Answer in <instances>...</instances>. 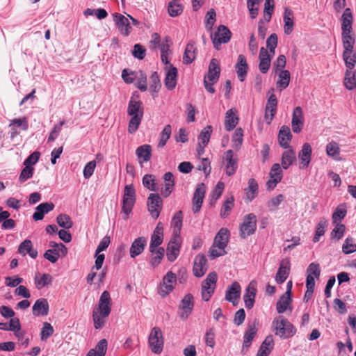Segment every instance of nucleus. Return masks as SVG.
<instances>
[{
  "mask_svg": "<svg viewBox=\"0 0 356 356\" xmlns=\"http://www.w3.org/2000/svg\"><path fill=\"white\" fill-rule=\"evenodd\" d=\"M234 207V197L233 196H231L228 197L224 202L222 207L220 211V216L222 218L227 217L229 212L231 211L232 209Z\"/></svg>",
  "mask_w": 356,
  "mask_h": 356,
  "instance_id": "60",
  "label": "nucleus"
},
{
  "mask_svg": "<svg viewBox=\"0 0 356 356\" xmlns=\"http://www.w3.org/2000/svg\"><path fill=\"white\" fill-rule=\"evenodd\" d=\"M275 334H291L296 332V328L286 318L282 316L275 318L272 323Z\"/></svg>",
  "mask_w": 356,
  "mask_h": 356,
  "instance_id": "11",
  "label": "nucleus"
},
{
  "mask_svg": "<svg viewBox=\"0 0 356 356\" xmlns=\"http://www.w3.org/2000/svg\"><path fill=\"white\" fill-rule=\"evenodd\" d=\"M113 21L119 31L124 35H128L131 29L129 19L124 15L115 13L113 15Z\"/></svg>",
  "mask_w": 356,
  "mask_h": 356,
  "instance_id": "17",
  "label": "nucleus"
},
{
  "mask_svg": "<svg viewBox=\"0 0 356 356\" xmlns=\"http://www.w3.org/2000/svg\"><path fill=\"white\" fill-rule=\"evenodd\" d=\"M220 74L218 61L216 58L211 59L207 74L204 77V86L206 90L210 93L215 92L213 85L218 82Z\"/></svg>",
  "mask_w": 356,
  "mask_h": 356,
  "instance_id": "3",
  "label": "nucleus"
},
{
  "mask_svg": "<svg viewBox=\"0 0 356 356\" xmlns=\"http://www.w3.org/2000/svg\"><path fill=\"white\" fill-rule=\"evenodd\" d=\"M53 280L52 277L49 274L44 273L40 279L37 276L35 277V284L38 289H40L48 284H50Z\"/></svg>",
  "mask_w": 356,
  "mask_h": 356,
  "instance_id": "54",
  "label": "nucleus"
},
{
  "mask_svg": "<svg viewBox=\"0 0 356 356\" xmlns=\"http://www.w3.org/2000/svg\"><path fill=\"white\" fill-rule=\"evenodd\" d=\"M179 236H173L167 247L166 256L170 261H174L179 254V243L177 241Z\"/></svg>",
  "mask_w": 356,
  "mask_h": 356,
  "instance_id": "27",
  "label": "nucleus"
},
{
  "mask_svg": "<svg viewBox=\"0 0 356 356\" xmlns=\"http://www.w3.org/2000/svg\"><path fill=\"white\" fill-rule=\"evenodd\" d=\"M148 343L154 353L160 354L163 351L164 346L163 335H149Z\"/></svg>",
  "mask_w": 356,
  "mask_h": 356,
  "instance_id": "23",
  "label": "nucleus"
},
{
  "mask_svg": "<svg viewBox=\"0 0 356 356\" xmlns=\"http://www.w3.org/2000/svg\"><path fill=\"white\" fill-rule=\"evenodd\" d=\"M327 222L325 218H321L316 227L315 236H314L313 241L316 243L319 241L321 236L324 235L325 232V227H327Z\"/></svg>",
  "mask_w": 356,
  "mask_h": 356,
  "instance_id": "52",
  "label": "nucleus"
},
{
  "mask_svg": "<svg viewBox=\"0 0 356 356\" xmlns=\"http://www.w3.org/2000/svg\"><path fill=\"white\" fill-rule=\"evenodd\" d=\"M151 85L150 90L153 92H157L160 88L161 87V81L159 79V74L156 72H154L150 77Z\"/></svg>",
  "mask_w": 356,
  "mask_h": 356,
  "instance_id": "61",
  "label": "nucleus"
},
{
  "mask_svg": "<svg viewBox=\"0 0 356 356\" xmlns=\"http://www.w3.org/2000/svg\"><path fill=\"white\" fill-rule=\"evenodd\" d=\"M257 229V217L254 213H249L243 218V223L240 225V236L245 238L253 234Z\"/></svg>",
  "mask_w": 356,
  "mask_h": 356,
  "instance_id": "10",
  "label": "nucleus"
},
{
  "mask_svg": "<svg viewBox=\"0 0 356 356\" xmlns=\"http://www.w3.org/2000/svg\"><path fill=\"white\" fill-rule=\"evenodd\" d=\"M342 251L346 254L353 253L356 251V244L354 243L353 238H346L342 246Z\"/></svg>",
  "mask_w": 356,
  "mask_h": 356,
  "instance_id": "58",
  "label": "nucleus"
},
{
  "mask_svg": "<svg viewBox=\"0 0 356 356\" xmlns=\"http://www.w3.org/2000/svg\"><path fill=\"white\" fill-rule=\"evenodd\" d=\"M218 280L217 273L214 271L209 273L202 284V299L208 301L213 296Z\"/></svg>",
  "mask_w": 356,
  "mask_h": 356,
  "instance_id": "6",
  "label": "nucleus"
},
{
  "mask_svg": "<svg viewBox=\"0 0 356 356\" xmlns=\"http://www.w3.org/2000/svg\"><path fill=\"white\" fill-rule=\"evenodd\" d=\"M290 83V73L288 70L280 71L278 74V80L277 81V87L280 88V90L285 89L288 87Z\"/></svg>",
  "mask_w": 356,
  "mask_h": 356,
  "instance_id": "45",
  "label": "nucleus"
},
{
  "mask_svg": "<svg viewBox=\"0 0 356 356\" xmlns=\"http://www.w3.org/2000/svg\"><path fill=\"white\" fill-rule=\"evenodd\" d=\"M33 314L34 316H46L49 312V303L45 298L38 299L33 306Z\"/></svg>",
  "mask_w": 356,
  "mask_h": 356,
  "instance_id": "28",
  "label": "nucleus"
},
{
  "mask_svg": "<svg viewBox=\"0 0 356 356\" xmlns=\"http://www.w3.org/2000/svg\"><path fill=\"white\" fill-rule=\"evenodd\" d=\"M56 222L60 227L65 229L71 228L73 225V222L70 217L67 214L61 213L58 215L56 218Z\"/></svg>",
  "mask_w": 356,
  "mask_h": 356,
  "instance_id": "53",
  "label": "nucleus"
},
{
  "mask_svg": "<svg viewBox=\"0 0 356 356\" xmlns=\"http://www.w3.org/2000/svg\"><path fill=\"white\" fill-rule=\"evenodd\" d=\"M162 203L163 200L159 194H149L147 198V207L148 211L154 219H156L159 216Z\"/></svg>",
  "mask_w": 356,
  "mask_h": 356,
  "instance_id": "12",
  "label": "nucleus"
},
{
  "mask_svg": "<svg viewBox=\"0 0 356 356\" xmlns=\"http://www.w3.org/2000/svg\"><path fill=\"white\" fill-rule=\"evenodd\" d=\"M200 211V184H197L192 200V212L197 213Z\"/></svg>",
  "mask_w": 356,
  "mask_h": 356,
  "instance_id": "51",
  "label": "nucleus"
},
{
  "mask_svg": "<svg viewBox=\"0 0 356 356\" xmlns=\"http://www.w3.org/2000/svg\"><path fill=\"white\" fill-rule=\"evenodd\" d=\"M163 226L162 222H159L156 226L153 234L151 236V241L149 244V252L154 254L155 249L163 243Z\"/></svg>",
  "mask_w": 356,
  "mask_h": 356,
  "instance_id": "14",
  "label": "nucleus"
},
{
  "mask_svg": "<svg viewBox=\"0 0 356 356\" xmlns=\"http://www.w3.org/2000/svg\"><path fill=\"white\" fill-rule=\"evenodd\" d=\"M111 307L112 300L110 293L108 291H104L100 296L98 305L92 312V319L96 329L104 326L105 318L111 314Z\"/></svg>",
  "mask_w": 356,
  "mask_h": 356,
  "instance_id": "1",
  "label": "nucleus"
},
{
  "mask_svg": "<svg viewBox=\"0 0 356 356\" xmlns=\"http://www.w3.org/2000/svg\"><path fill=\"white\" fill-rule=\"evenodd\" d=\"M342 56L347 70H353L356 64V52L354 49H343Z\"/></svg>",
  "mask_w": 356,
  "mask_h": 356,
  "instance_id": "36",
  "label": "nucleus"
},
{
  "mask_svg": "<svg viewBox=\"0 0 356 356\" xmlns=\"http://www.w3.org/2000/svg\"><path fill=\"white\" fill-rule=\"evenodd\" d=\"M18 252L23 256L29 254V255L33 259H35L38 256V251L33 249L32 242L29 239L24 240L19 244L18 247Z\"/></svg>",
  "mask_w": 356,
  "mask_h": 356,
  "instance_id": "29",
  "label": "nucleus"
},
{
  "mask_svg": "<svg viewBox=\"0 0 356 356\" xmlns=\"http://www.w3.org/2000/svg\"><path fill=\"white\" fill-rule=\"evenodd\" d=\"M344 86L348 90H356V70H347L345 73Z\"/></svg>",
  "mask_w": 356,
  "mask_h": 356,
  "instance_id": "41",
  "label": "nucleus"
},
{
  "mask_svg": "<svg viewBox=\"0 0 356 356\" xmlns=\"http://www.w3.org/2000/svg\"><path fill=\"white\" fill-rule=\"evenodd\" d=\"M312 148L309 143H305L302 146L301 150L298 153V159L300 161V168L308 167L312 159Z\"/></svg>",
  "mask_w": 356,
  "mask_h": 356,
  "instance_id": "20",
  "label": "nucleus"
},
{
  "mask_svg": "<svg viewBox=\"0 0 356 356\" xmlns=\"http://www.w3.org/2000/svg\"><path fill=\"white\" fill-rule=\"evenodd\" d=\"M292 302L291 296L286 295L284 293L277 302L276 309L279 314H282L286 312L287 309L292 310V307L291 306V303Z\"/></svg>",
  "mask_w": 356,
  "mask_h": 356,
  "instance_id": "34",
  "label": "nucleus"
},
{
  "mask_svg": "<svg viewBox=\"0 0 356 356\" xmlns=\"http://www.w3.org/2000/svg\"><path fill=\"white\" fill-rule=\"evenodd\" d=\"M171 131L172 129L170 125L168 124L164 127V129L161 133L160 140L158 144V147L163 148L166 145L168 140L170 137Z\"/></svg>",
  "mask_w": 356,
  "mask_h": 356,
  "instance_id": "56",
  "label": "nucleus"
},
{
  "mask_svg": "<svg viewBox=\"0 0 356 356\" xmlns=\"http://www.w3.org/2000/svg\"><path fill=\"white\" fill-rule=\"evenodd\" d=\"M260 322L258 319L254 318L248 323L247 330L245 334H257L260 327Z\"/></svg>",
  "mask_w": 356,
  "mask_h": 356,
  "instance_id": "63",
  "label": "nucleus"
},
{
  "mask_svg": "<svg viewBox=\"0 0 356 356\" xmlns=\"http://www.w3.org/2000/svg\"><path fill=\"white\" fill-rule=\"evenodd\" d=\"M304 125V115L302 108L297 106L293 109L291 120L292 131L296 133H300Z\"/></svg>",
  "mask_w": 356,
  "mask_h": 356,
  "instance_id": "15",
  "label": "nucleus"
},
{
  "mask_svg": "<svg viewBox=\"0 0 356 356\" xmlns=\"http://www.w3.org/2000/svg\"><path fill=\"white\" fill-rule=\"evenodd\" d=\"M216 21V13L214 9L211 8L205 16V28L207 31L211 32L213 26Z\"/></svg>",
  "mask_w": 356,
  "mask_h": 356,
  "instance_id": "50",
  "label": "nucleus"
},
{
  "mask_svg": "<svg viewBox=\"0 0 356 356\" xmlns=\"http://www.w3.org/2000/svg\"><path fill=\"white\" fill-rule=\"evenodd\" d=\"M225 188V184L223 182L219 181L216 184L211 194V204L216 203L217 200L221 196Z\"/></svg>",
  "mask_w": 356,
  "mask_h": 356,
  "instance_id": "59",
  "label": "nucleus"
},
{
  "mask_svg": "<svg viewBox=\"0 0 356 356\" xmlns=\"http://www.w3.org/2000/svg\"><path fill=\"white\" fill-rule=\"evenodd\" d=\"M136 202V190L133 184L127 185L124 188V195L122 198V210L124 216V220L128 218V216L131 212Z\"/></svg>",
  "mask_w": 356,
  "mask_h": 356,
  "instance_id": "5",
  "label": "nucleus"
},
{
  "mask_svg": "<svg viewBox=\"0 0 356 356\" xmlns=\"http://www.w3.org/2000/svg\"><path fill=\"white\" fill-rule=\"evenodd\" d=\"M291 138L292 134L289 127L286 125L281 127L278 134V141L280 145L284 149L289 148V142L291 141Z\"/></svg>",
  "mask_w": 356,
  "mask_h": 356,
  "instance_id": "26",
  "label": "nucleus"
},
{
  "mask_svg": "<svg viewBox=\"0 0 356 356\" xmlns=\"http://www.w3.org/2000/svg\"><path fill=\"white\" fill-rule=\"evenodd\" d=\"M281 161L282 168L285 170L288 169L296 161V152L292 148L284 151L282 153Z\"/></svg>",
  "mask_w": 356,
  "mask_h": 356,
  "instance_id": "38",
  "label": "nucleus"
},
{
  "mask_svg": "<svg viewBox=\"0 0 356 356\" xmlns=\"http://www.w3.org/2000/svg\"><path fill=\"white\" fill-rule=\"evenodd\" d=\"M235 70L240 81H243L247 76L248 65L244 55L240 54L238 56L235 65Z\"/></svg>",
  "mask_w": 356,
  "mask_h": 356,
  "instance_id": "22",
  "label": "nucleus"
},
{
  "mask_svg": "<svg viewBox=\"0 0 356 356\" xmlns=\"http://www.w3.org/2000/svg\"><path fill=\"white\" fill-rule=\"evenodd\" d=\"M197 50L193 42H189L186 45L183 56L184 64L191 63L195 58V51Z\"/></svg>",
  "mask_w": 356,
  "mask_h": 356,
  "instance_id": "42",
  "label": "nucleus"
},
{
  "mask_svg": "<svg viewBox=\"0 0 356 356\" xmlns=\"http://www.w3.org/2000/svg\"><path fill=\"white\" fill-rule=\"evenodd\" d=\"M353 20V16L350 8H346L342 16H341V31H352V24Z\"/></svg>",
  "mask_w": 356,
  "mask_h": 356,
  "instance_id": "39",
  "label": "nucleus"
},
{
  "mask_svg": "<svg viewBox=\"0 0 356 356\" xmlns=\"http://www.w3.org/2000/svg\"><path fill=\"white\" fill-rule=\"evenodd\" d=\"M165 250L162 247L155 249L154 254H152L149 264L153 267L157 266L162 261L164 256Z\"/></svg>",
  "mask_w": 356,
  "mask_h": 356,
  "instance_id": "48",
  "label": "nucleus"
},
{
  "mask_svg": "<svg viewBox=\"0 0 356 356\" xmlns=\"http://www.w3.org/2000/svg\"><path fill=\"white\" fill-rule=\"evenodd\" d=\"M275 89L271 88L267 92V103L265 108L264 118L267 124H270L277 111V99L274 94Z\"/></svg>",
  "mask_w": 356,
  "mask_h": 356,
  "instance_id": "8",
  "label": "nucleus"
},
{
  "mask_svg": "<svg viewBox=\"0 0 356 356\" xmlns=\"http://www.w3.org/2000/svg\"><path fill=\"white\" fill-rule=\"evenodd\" d=\"M194 307V298L191 293H187L180 301L177 314L181 320H186L191 314Z\"/></svg>",
  "mask_w": 356,
  "mask_h": 356,
  "instance_id": "9",
  "label": "nucleus"
},
{
  "mask_svg": "<svg viewBox=\"0 0 356 356\" xmlns=\"http://www.w3.org/2000/svg\"><path fill=\"white\" fill-rule=\"evenodd\" d=\"M256 282L252 281L248 284L245 293L243 295V300L246 308L251 309L254 306V298L257 293Z\"/></svg>",
  "mask_w": 356,
  "mask_h": 356,
  "instance_id": "21",
  "label": "nucleus"
},
{
  "mask_svg": "<svg viewBox=\"0 0 356 356\" xmlns=\"http://www.w3.org/2000/svg\"><path fill=\"white\" fill-rule=\"evenodd\" d=\"M183 8L181 4L177 3L175 1L168 3V12L171 17H177L182 13Z\"/></svg>",
  "mask_w": 356,
  "mask_h": 356,
  "instance_id": "55",
  "label": "nucleus"
},
{
  "mask_svg": "<svg viewBox=\"0 0 356 356\" xmlns=\"http://www.w3.org/2000/svg\"><path fill=\"white\" fill-rule=\"evenodd\" d=\"M274 341L272 335H267L256 356H268L273 349Z\"/></svg>",
  "mask_w": 356,
  "mask_h": 356,
  "instance_id": "33",
  "label": "nucleus"
},
{
  "mask_svg": "<svg viewBox=\"0 0 356 356\" xmlns=\"http://www.w3.org/2000/svg\"><path fill=\"white\" fill-rule=\"evenodd\" d=\"M351 33L352 31H342L341 33L343 49H354L355 40Z\"/></svg>",
  "mask_w": 356,
  "mask_h": 356,
  "instance_id": "47",
  "label": "nucleus"
},
{
  "mask_svg": "<svg viewBox=\"0 0 356 356\" xmlns=\"http://www.w3.org/2000/svg\"><path fill=\"white\" fill-rule=\"evenodd\" d=\"M136 154L140 165L143 163L148 162L152 156V147L150 145L145 144L137 147Z\"/></svg>",
  "mask_w": 356,
  "mask_h": 356,
  "instance_id": "25",
  "label": "nucleus"
},
{
  "mask_svg": "<svg viewBox=\"0 0 356 356\" xmlns=\"http://www.w3.org/2000/svg\"><path fill=\"white\" fill-rule=\"evenodd\" d=\"M290 267L291 262L289 258H285L281 261L275 275V281L277 284H282L285 282L289 275Z\"/></svg>",
  "mask_w": 356,
  "mask_h": 356,
  "instance_id": "18",
  "label": "nucleus"
},
{
  "mask_svg": "<svg viewBox=\"0 0 356 356\" xmlns=\"http://www.w3.org/2000/svg\"><path fill=\"white\" fill-rule=\"evenodd\" d=\"M60 256L56 249H49L44 254V257L52 264L56 263Z\"/></svg>",
  "mask_w": 356,
  "mask_h": 356,
  "instance_id": "64",
  "label": "nucleus"
},
{
  "mask_svg": "<svg viewBox=\"0 0 356 356\" xmlns=\"http://www.w3.org/2000/svg\"><path fill=\"white\" fill-rule=\"evenodd\" d=\"M259 58V68L260 72L263 74L267 73L270 66L271 58L268 51L264 47L260 49Z\"/></svg>",
  "mask_w": 356,
  "mask_h": 356,
  "instance_id": "24",
  "label": "nucleus"
},
{
  "mask_svg": "<svg viewBox=\"0 0 356 356\" xmlns=\"http://www.w3.org/2000/svg\"><path fill=\"white\" fill-rule=\"evenodd\" d=\"M229 230L226 228H221L214 238L213 244L216 245L218 248H221L225 250L229 242Z\"/></svg>",
  "mask_w": 356,
  "mask_h": 356,
  "instance_id": "31",
  "label": "nucleus"
},
{
  "mask_svg": "<svg viewBox=\"0 0 356 356\" xmlns=\"http://www.w3.org/2000/svg\"><path fill=\"white\" fill-rule=\"evenodd\" d=\"M284 33L286 35H289L292 33L293 29V11L286 8L284 10Z\"/></svg>",
  "mask_w": 356,
  "mask_h": 356,
  "instance_id": "35",
  "label": "nucleus"
},
{
  "mask_svg": "<svg viewBox=\"0 0 356 356\" xmlns=\"http://www.w3.org/2000/svg\"><path fill=\"white\" fill-rule=\"evenodd\" d=\"M326 153L330 157H332L333 159L336 161L341 160V158L339 156L340 148L339 145L334 141H332L327 144Z\"/></svg>",
  "mask_w": 356,
  "mask_h": 356,
  "instance_id": "43",
  "label": "nucleus"
},
{
  "mask_svg": "<svg viewBox=\"0 0 356 356\" xmlns=\"http://www.w3.org/2000/svg\"><path fill=\"white\" fill-rule=\"evenodd\" d=\"M225 159L226 164V174L229 176L234 175L237 168V160L234 158V152L232 150H227L225 154Z\"/></svg>",
  "mask_w": 356,
  "mask_h": 356,
  "instance_id": "30",
  "label": "nucleus"
},
{
  "mask_svg": "<svg viewBox=\"0 0 356 356\" xmlns=\"http://www.w3.org/2000/svg\"><path fill=\"white\" fill-rule=\"evenodd\" d=\"M183 213L178 211L173 216L171 220V227L173 228V236H179L182 227Z\"/></svg>",
  "mask_w": 356,
  "mask_h": 356,
  "instance_id": "37",
  "label": "nucleus"
},
{
  "mask_svg": "<svg viewBox=\"0 0 356 356\" xmlns=\"http://www.w3.org/2000/svg\"><path fill=\"white\" fill-rule=\"evenodd\" d=\"M269 175L270 179L266 182V187L268 190H273L282 179V170L279 163H274L272 165Z\"/></svg>",
  "mask_w": 356,
  "mask_h": 356,
  "instance_id": "13",
  "label": "nucleus"
},
{
  "mask_svg": "<svg viewBox=\"0 0 356 356\" xmlns=\"http://www.w3.org/2000/svg\"><path fill=\"white\" fill-rule=\"evenodd\" d=\"M144 113L143 104L140 100L131 97L127 107V114L131 116L129 121L128 131L134 134L140 124Z\"/></svg>",
  "mask_w": 356,
  "mask_h": 356,
  "instance_id": "2",
  "label": "nucleus"
},
{
  "mask_svg": "<svg viewBox=\"0 0 356 356\" xmlns=\"http://www.w3.org/2000/svg\"><path fill=\"white\" fill-rule=\"evenodd\" d=\"M258 193V184L254 179L248 181V188L246 189V195L249 201H252Z\"/></svg>",
  "mask_w": 356,
  "mask_h": 356,
  "instance_id": "49",
  "label": "nucleus"
},
{
  "mask_svg": "<svg viewBox=\"0 0 356 356\" xmlns=\"http://www.w3.org/2000/svg\"><path fill=\"white\" fill-rule=\"evenodd\" d=\"M347 213L346 209L343 206H339L337 207L332 214L333 222L335 223L338 221H341L344 218Z\"/></svg>",
  "mask_w": 356,
  "mask_h": 356,
  "instance_id": "62",
  "label": "nucleus"
},
{
  "mask_svg": "<svg viewBox=\"0 0 356 356\" xmlns=\"http://www.w3.org/2000/svg\"><path fill=\"white\" fill-rule=\"evenodd\" d=\"M143 184L151 191H157L159 190L155 176L152 174H147L143 177Z\"/></svg>",
  "mask_w": 356,
  "mask_h": 356,
  "instance_id": "44",
  "label": "nucleus"
},
{
  "mask_svg": "<svg viewBox=\"0 0 356 356\" xmlns=\"http://www.w3.org/2000/svg\"><path fill=\"white\" fill-rule=\"evenodd\" d=\"M107 345V341L103 339L97 343L95 348L90 349L88 353L92 352V356H105Z\"/></svg>",
  "mask_w": 356,
  "mask_h": 356,
  "instance_id": "46",
  "label": "nucleus"
},
{
  "mask_svg": "<svg viewBox=\"0 0 356 356\" xmlns=\"http://www.w3.org/2000/svg\"><path fill=\"white\" fill-rule=\"evenodd\" d=\"M177 284V276L172 271H168L163 277L158 288V293L163 298L171 293Z\"/></svg>",
  "mask_w": 356,
  "mask_h": 356,
  "instance_id": "7",
  "label": "nucleus"
},
{
  "mask_svg": "<svg viewBox=\"0 0 356 356\" xmlns=\"http://www.w3.org/2000/svg\"><path fill=\"white\" fill-rule=\"evenodd\" d=\"M241 291V288L239 283L234 282L227 287L225 298L227 301L232 302L233 305H236L240 298Z\"/></svg>",
  "mask_w": 356,
  "mask_h": 356,
  "instance_id": "16",
  "label": "nucleus"
},
{
  "mask_svg": "<svg viewBox=\"0 0 356 356\" xmlns=\"http://www.w3.org/2000/svg\"><path fill=\"white\" fill-rule=\"evenodd\" d=\"M177 70L175 67L170 65L169 70L167 71L165 79V86L168 90H171L175 88L177 84Z\"/></svg>",
  "mask_w": 356,
  "mask_h": 356,
  "instance_id": "32",
  "label": "nucleus"
},
{
  "mask_svg": "<svg viewBox=\"0 0 356 356\" xmlns=\"http://www.w3.org/2000/svg\"><path fill=\"white\" fill-rule=\"evenodd\" d=\"M238 118L235 115V111L232 108L228 110L225 115V128L229 131L234 129L238 124Z\"/></svg>",
  "mask_w": 356,
  "mask_h": 356,
  "instance_id": "40",
  "label": "nucleus"
},
{
  "mask_svg": "<svg viewBox=\"0 0 356 356\" xmlns=\"http://www.w3.org/2000/svg\"><path fill=\"white\" fill-rule=\"evenodd\" d=\"M10 126L19 127L23 131H26L29 129V122L26 117L21 118H15L10 120Z\"/></svg>",
  "mask_w": 356,
  "mask_h": 356,
  "instance_id": "57",
  "label": "nucleus"
},
{
  "mask_svg": "<svg viewBox=\"0 0 356 356\" xmlns=\"http://www.w3.org/2000/svg\"><path fill=\"white\" fill-rule=\"evenodd\" d=\"M232 35V32L226 26H218L215 32L211 31L210 33L213 47L216 50H220L222 44L229 42Z\"/></svg>",
  "mask_w": 356,
  "mask_h": 356,
  "instance_id": "4",
  "label": "nucleus"
},
{
  "mask_svg": "<svg viewBox=\"0 0 356 356\" xmlns=\"http://www.w3.org/2000/svg\"><path fill=\"white\" fill-rule=\"evenodd\" d=\"M147 245V238L144 236L136 238L131 243L129 254L131 258H136L140 255L145 250Z\"/></svg>",
  "mask_w": 356,
  "mask_h": 356,
  "instance_id": "19",
  "label": "nucleus"
}]
</instances>
